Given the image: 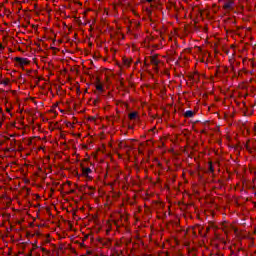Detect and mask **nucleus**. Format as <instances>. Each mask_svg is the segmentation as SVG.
I'll use <instances>...</instances> for the list:
<instances>
[{"label":"nucleus","mask_w":256,"mask_h":256,"mask_svg":"<svg viewBox=\"0 0 256 256\" xmlns=\"http://www.w3.org/2000/svg\"><path fill=\"white\" fill-rule=\"evenodd\" d=\"M14 61L18 63L19 67L23 69V67L29 65V60L27 58H21V57H16L14 58Z\"/></svg>","instance_id":"1"},{"label":"nucleus","mask_w":256,"mask_h":256,"mask_svg":"<svg viewBox=\"0 0 256 256\" xmlns=\"http://www.w3.org/2000/svg\"><path fill=\"white\" fill-rule=\"evenodd\" d=\"M91 173V170H90V168H83L82 169V175L84 176V177H89V174Z\"/></svg>","instance_id":"2"},{"label":"nucleus","mask_w":256,"mask_h":256,"mask_svg":"<svg viewBox=\"0 0 256 256\" xmlns=\"http://www.w3.org/2000/svg\"><path fill=\"white\" fill-rule=\"evenodd\" d=\"M224 9H233V1H228L224 4Z\"/></svg>","instance_id":"3"},{"label":"nucleus","mask_w":256,"mask_h":256,"mask_svg":"<svg viewBox=\"0 0 256 256\" xmlns=\"http://www.w3.org/2000/svg\"><path fill=\"white\" fill-rule=\"evenodd\" d=\"M151 63H152V65H159V60L157 59V57H152L151 58Z\"/></svg>","instance_id":"4"},{"label":"nucleus","mask_w":256,"mask_h":256,"mask_svg":"<svg viewBox=\"0 0 256 256\" xmlns=\"http://www.w3.org/2000/svg\"><path fill=\"white\" fill-rule=\"evenodd\" d=\"M129 119L134 120L137 119V112H132L129 114Z\"/></svg>","instance_id":"5"},{"label":"nucleus","mask_w":256,"mask_h":256,"mask_svg":"<svg viewBox=\"0 0 256 256\" xmlns=\"http://www.w3.org/2000/svg\"><path fill=\"white\" fill-rule=\"evenodd\" d=\"M185 117H193V111H186Z\"/></svg>","instance_id":"6"},{"label":"nucleus","mask_w":256,"mask_h":256,"mask_svg":"<svg viewBox=\"0 0 256 256\" xmlns=\"http://www.w3.org/2000/svg\"><path fill=\"white\" fill-rule=\"evenodd\" d=\"M96 89L97 91H103V85L101 84L96 85Z\"/></svg>","instance_id":"7"},{"label":"nucleus","mask_w":256,"mask_h":256,"mask_svg":"<svg viewBox=\"0 0 256 256\" xmlns=\"http://www.w3.org/2000/svg\"><path fill=\"white\" fill-rule=\"evenodd\" d=\"M3 85H9V80H5L4 82H2Z\"/></svg>","instance_id":"8"},{"label":"nucleus","mask_w":256,"mask_h":256,"mask_svg":"<svg viewBox=\"0 0 256 256\" xmlns=\"http://www.w3.org/2000/svg\"><path fill=\"white\" fill-rule=\"evenodd\" d=\"M2 49H4L3 44L0 43V51H2Z\"/></svg>","instance_id":"9"},{"label":"nucleus","mask_w":256,"mask_h":256,"mask_svg":"<svg viewBox=\"0 0 256 256\" xmlns=\"http://www.w3.org/2000/svg\"><path fill=\"white\" fill-rule=\"evenodd\" d=\"M148 3H151V1H153V0H146Z\"/></svg>","instance_id":"10"}]
</instances>
